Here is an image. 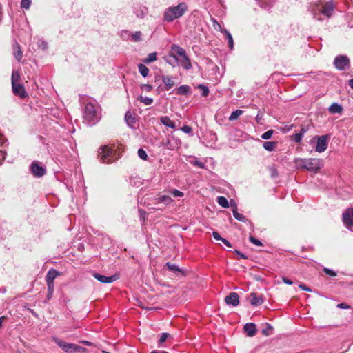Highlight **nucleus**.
I'll use <instances>...</instances> for the list:
<instances>
[{
  "instance_id": "1",
  "label": "nucleus",
  "mask_w": 353,
  "mask_h": 353,
  "mask_svg": "<svg viewBox=\"0 0 353 353\" xmlns=\"http://www.w3.org/2000/svg\"><path fill=\"white\" fill-rule=\"evenodd\" d=\"M98 108L96 101H89L85 103L83 114L84 123L92 126L100 120L101 117Z\"/></svg>"
},
{
  "instance_id": "2",
  "label": "nucleus",
  "mask_w": 353,
  "mask_h": 353,
  "mask_svg": "<svg viewBox=\"0 0 353 353\" xmlns=\"http://www.w3.org/2000/svg\"><path fill=\"white\" fill-rule=\"evenodd\" d=\"M188 10V6L185 3L181 2L176 6H170L163 12V21L171 23L175 19L181 18Z\"/></svg>"
},
{
  "instance_id": "3",
  "label": "nucleus",
  "mask_w": 353,
  "mask_h": 353,
  "mask_svg": "<svg viewBox=\"0 0 353 353\" xmlns=\"http://www.w3.org/2000/svg\"><path fill=\"white\" fill-rule=\"evenodd\" d=\"M170 50L172 53L179 58V65L185 70H188L192 68V63L187 53L182 47L176 44H172L170 46Z\"/></svg>"
},
{
  "instance_id": "4",
  "label": "nucleus",
  "mask_w": 353,
  "mask_h": 353,
  "mask_svg": "<svg viewBox=\"0 0 353 353\" xmlns=\"http://www.w3.org/2000/svg\"><path fill=\"white\" fill-rule=\"evenodd\" d=\"M112 150L107 145H103L99 148V157L103 163L112 162Z\"/></svg>"
},
{
  "instance_id": "5",
  "label": "nucleus",
  "mask_w": 353,
  "mask_h": 353,
  "mask_svg": "<svg viewBox=\"0 0 353 353\" xmlns=\"http://www.w3.org/2000/svg\"><path fill=\"white\" fill-rule=\"evenodd\" d=\"M305 170L314 172H316L323 165V161L317 158L305 159Z\"/></svg>"
},
{
  "instance_id": "6",
  "label": "nucleus",
  "mask_w": 353,
  "mask_h": 353,
  "mask_svg": "<svg viewBox=\"0 0 353 353\" xmlns=\"http://www.w3.org/2000/svg\"><path fill=\"white\" fill-rule=\"evenodd\" d=\"M54 341L55 343L66 353H74L77 352V349H79V345L74 343H66L57 338H54Z\"/></svg>"
},
{
  "instance_id": "7",
  "label": "nucleus",
  "mask_w": 353,
  "mask_h": 353,
  "mask_svg": "<svg viewBox=\"0 0 353 353\" xmlns=\"http://www.w3.org/2000/svg\"><path fill=\"white\" fill-rule=\"evenodd\" d=\"M30 170L35 177L40 178L46 174V169L38 161H34L30 165Z\"/></svg>"
},
{
  "instance_id": "8",
  "label": "nucleus",
  "mask_w": 353,
  "mask_h": 353,
  "mask_svg": "<svg viewBox=\"0 0 353 353\" xmlns=\"http://www.w3.org/2000/svg\"><path fill=\"white\" fill-rule=\"evenodd\" d=\"M343 223L350 230L353 231V208H347L342 214Z\"/></svg>"
},
{
  "instance_id": "9",
  "label": "nucleus",
  "mask_w": 353,
  "mask_h": 353,
  "mask_svg": "<svg viewBox=\"0 0 353 353\" xmlns=\"http://www.w3.org/2000/svg\"><path fill=\"white\" fill-rule=\"evenodd\" d=\"M335 68L339 70H343L350 65V59L345 55L336 56L334 61Z\"/></svg>"
},
{
  "instance_id": "10",
  "label": "nucleus",
  "mask_w": 353,
  "mask_h": 353,
  "mask_svg": "<svg viewBox=\"0 0 353 353\" xmlns=\"http://www.w3.org/2000/svg\"><path fill=\"white\" fill-rule=\"evenodd\" d=\"M334 10V4L332 1H327L325 3V5L323 6L321 9L319 10V14H322L323 15L330 17L332 14ZM314 17L317 19L318 20H320V18L318 17V14L316 12H314Z\"/></svg>"
},
{
  "instance_id": "11",
  "label": "nucleus",
  "mask_w": 353,
  "mask_h": 353,
  "mask_svg": "<svg viewBox=\"0 0 353 353\" xmlns=\"http://www.w3.org/2000/svg\"><path fill=\"white\" fill-rule=\"evenodd\" d=\"M315 139H317L315 150L320 153L324 152L327 147V136L316 137Z\"/></svg>"
},
{
  "instance_id": "12",
  "label": "nucleus",
  "mask_w": 353,
  "mask_h": 353,
  "mask_svg": "<svg viewBox=\"0 0 353 353\" xmlns=\"http://www.w3.org/2000/svg\"><path fill=\"white\" fill-rule=\"evenodd\" d=\"M12 91L14 95L19 96L21 99H24L27 97V92L24 86L21 83H16L12 85Z\"/></svg>"
},
{
  "instance_id": "13",
  "label": "nucleus",
  "mask_w": 353,
  "mask_h": 353,
  "mask_svg": "<svg viewBox=\"0 0 353 353\" xmlns=\"http://www.w3.org/2000/svg\"><path fill=\"white\" fill-rule=\"evenodd\" d=\"M239 296L236 292H231L225 298V302L227 305L237 306L239 303Z\"/></svg>"
},
{
  "instance_id": "14",
  "label": "nucleus",
  "mask_w": 353,
  "mask_h": 353,
  "mask_svg": "<svg viewBox=\"0 0 353 353\" xmlns=\"http://www.w3.org/2000/svg\"><path fill=\"white\" fill-rule=\"evenodd\" d=\"M133 12L140 19H143L148 12V9L145 6L137 5L134 7Z\"/></svg>"
},
{
  "instance_id": "15",
  "label": "nucleus",
  "mask_w": 353,
  "mask_h": 353,
  "mask_svg": "<svg viewBox=\"0 0 353 353\" xmlns=\"http://www.w3.org/2000/svg\"><path fill=\"white\" fill-rule=\"evenodd\" d=\"M163 59L168 64L172 65V67L179 65V58L176 57L171 50L168 55L163 57Z\"/></svg>"
},
{
  "instance_id": "16",
  "label": "nucleus",
  "mask_w": 353,
  "mask_h": 353,
  "mask_svg": "<svg viewBox=\"0 0 353 353\" xmlns=\"http://www.w3.org/2000/svg\"><path fill=\"white\" fill-rule=\"evenodd\" d=\"M93 276L99 281L103 283H110L117 280V276L115 275L111 276H106L104 275H101L98 273H94Z\"/></svg>"
},
{
  "instance_id": "17",
  "label": "nucleus",
  "mask_w": 353,
  "mask_h": 353,
  "mask_svg": "<svg viewBox=\"0 0 353 353\" xmlns=\"http://www.w3.org/2000/svg\"><path fill=\"white\" fill-rule=\"evenodd\" d=\"M59 274V272L54 269L50 270L46 276L47 284L54 285V280Z\"/></svg>"
},
{
  "instance_id": "18",
  "label": "nucleus",
  "mask_w": 353,
  "mask_h": 353,
  "mask_svg": "<svg viewBox=\"0 0 353 353\" xmlns=\"http://www.w3.org/2000/svg\"><path fill=\"white\" fill-rule=\"evenodd\" d=\"M243 329L248 336H254L256 334V325L253 323H245L244 325Z\"/></svg>"
},
{
  "instance_id": "19",
  "label": "nucleus",
  "mask_w": 353,
  "mask_h": 353,
  "mask_svg": "<svg viewBox=\"0 0 353 353\" xmlns=\"http://www.w3.org/2000/svg\"><path fill=\"white\" fill-rule=\"evenodd\" d=\"M251 300L250 303L253 306H259L263 303V299L262 296H259L255 292H252L250 294Z\"/></svg>"
},
{
  "instance_id": "20",
  "label": "nucleus",
  "mask_w": 353,
  "mask_h": 353,
  "mask_svg": "<svg viewBox=\"0 0 353 353\" xmlns=\"http://www.w3.org/2000/svg\"><path fill=\"white\" fill-rule=\"evenodd\" d=\"M259 6L265 10H270L276 2V0H256Z\"/></svg>"
},
{
  "instance_id": "21",
  "label": "nucleus",
  "mask_w": 353,
  "mask_h": 353,
  "mask_svg": "<svg viewBox=\"0 0 353 353\" xmlns=\"http://www.w3.org/2000/svg\"><path fill=\"white\" fill-rule=\"evenodd\" d=\"M232 203H232L231 206L234 208L232 210L234 217L239 221L245 222L247 220L246 217L243 214H240L239 212H238L236 203L234 201H232Z\"/></svg>"
},
{
  "instance_id": "22",
  "label": "nucleus",
  "mask_w": 353,
  "mask_h": 353,
  "mask_svg": "<svg viewBox=\"0 0 353 353\" xmlns=\"http://www.w3.org/2000/svg\"><path fill=\"white\" fill-rule=\"evenodd\" d=\"M160 121L161 123L168 128H170L172 129L176 128V125L174 121H172L168 116H162L160 117Z\"/></svg>"
},
{
  "instance_id": "23",
  "label": "nucleus",
  "mask_w": 353,
  "mask_h": 353,
  "mask_svg": "<svg viewBox=\"0 0 353 353\" xmlns=\"http://www.w3.org/2000/svg\"><path fill=\"white\" fill-rule=\"evenodd\" d=\"M343 110L341 105L338 103H332L328 108V111L331 114H341Z\"/></svg>"
},
{
  "instance_id": "24",
  "label": "nucleus",
  "mask_w": 353,
  "mask_h": 353,
  "mask_svg": "<svg viewBox=\"0 0 353 353\" xmlns=\"http://www.w3.org/2000/svg\"><path fill=\"white\" fill-rule=\"evenodd\" d=\"M221 32L225 34L229 48L230 50H232L234 48V41L232 34L226 29H221Z\"/></svg>"
},
{
  "instance_id": "25",
  "label": "nucleus",
  "mask_w": 353,
  "mask_h": 353,
  "mask_svg": "<svg viewBox=\"0 0 353 353\" xmlns=\"http://www.w3.org/2000/svg\"><path fill=\"white\" fill-rule=\"evenodd\" d=\"M155 200H156V203H164L166 205L170 204L173 201L172 199L170 196H168V195L160 196L159 197H157L155 199Z\"/></svg>"
},
{
  "instance_id": "26",
  "label": "nucleus",
  "mask_w": 353,
  "mask_h": 353,
  "mask_svg": "<svg viewBox=\"0 0 353 353\" xmlns=\"http://www.w3.org/2000/svg\"><path fill=\"white\" fill-rule=\"evenodd\" d=\"M162 81L165 85L166 90H169L174 85V82L171 77L163 76Z\"/></svg>"
},
{
  "instance_id": "27",
  "label": "nucleus",
  "mask_w": 353,
  "mask_h": 353,
  "mask_svg": "<svg viewBox=\"0 0 353 353\" xmlns=\"http://www.w3.org/2000/svg\"><path fill=\"white\" fill-rule=\"evenodd\" d=\"M177 94L188 95L190 94V87L187 85H182L177 88Z\"/></svg>"
},
{
  "instance_id": "28",
  "label": "nucleus",
  "mask_w": 353,
  "mask_h": 353,
  "mask_svg": "<svg viewBox=\"0 0 353 353\" xmlns=\"http://www.w3.org/2000/svg\"><path fill=\"white\" fill-rule=\"evenodd\" d=\"M125 120L128 125L131 128H132L133 125L135 123V118L130 111H128L125 113Z\"/></svg>"
},
{
  "instance_id": "29",
  "label": "nucleus",
  "mask_w": 353,
  "mask_h": 353,
  "mask_svg": "<svg viewBox=\"0 0 353 353\" xmlns=\"http://www.w3.org/2000/svg\"><path fill=\"white\" fill-rule=\"evenodd\" d=\"M14 56L18 61H20L22 58V51L20 46L17 43L14 46Z\"/></svg>"
},
{
  "instance_id": "30",
  "label": "nucleus",
  "mask_w": 353,
  "mask_h": 353,
  "mask_svg": "<svg viewBox=\"0 0 353 353\" xmlns=\"http://www.w3.org/2000/svg\"><path fill=\"white\" fill-rule=\"evenodd\" d=\"M165 267L168 268L170 271L174 272L175 273H182V270L176 264L170 263L168 262L165 263Z\"/></svg>"
},
{
  "instance_id": "31",
  "label": "nucleus",
  "mask_w": 353,
  "mask_h": 353,
  "mask_svg": "<svg viewBox=\"0 0 353 353\" xmlns=\"http://www.w3.org/2000/svg\"><path fill=\"white\" fill-rule=\"evenodd\" d=\"M294 162L296 168L305 170V159L296 158L294 159Z\"/></svg>"
},
{
  "instance_id": "32",
  "label": "nucleus",
  "mask_w": 353,
  "mask_h": 353,
  "mask_svg": "<svg viewBox=\"0 0 353 353\" xmlns=\"http://www.w3.org/2000/svg\"><path fill=\"white\" fill-rule=\"evenodd\" d=\"M277 143L275 141H265L263 143V146L264 149L268 151H273L276 147Z\"/></svg>"
},
{
  "instance_id": "33",
  "label": "nucleus",
  "mask_w": 353,
  "mask_h": 353,
  "mask_svg": "<svg viewBox=\"0 0 353 353\" xmlns=\"http://www.w3.org/2000/svg\"><path fill=\"white\" fill-rule=\"evenodd\" d=\"M157 59V52H152L150 53L146 58H145L143 60V62L145 64H149Z\"/></svg>"
},
{
  "instance_id": "34",
  "label": "nucleus",
  "mask_w": 353,
  "mask_h": 353,
  "mask_svg": "<svg viewBox=\"0 0 353 353\" xmlns=\"http://www.w3.org/2000/svg\"><path fill=\"white\" fill-rule=\"evenodd\" d=\"M21 79L20 72L18 70H14L12 73L11 82L12 85L18 83Z\"/></svg>"
},
{
  "instance_id": "35",
  "label": "nucleus",
  "mask_w": 353,
  "mask_h": 353,
  "mask_svg": "<svg viewBox=\"0 0 353 353\" xmlns=\"http://www.w3.org/2000/svg\"><path fill=\"white\" fill-rule=\"evenodd\" d=\"M138 69L139 73L143 77H146L149 74V69L145 65V64L139 63L138 65Z\"/></svg>"
},
{
  "instance_id": "36",
  "label": "nucleus",
  "mask_w": 353,
  "mask_h": 353,
  "mask_svg": "<svg viewBox=\"0 0 353 353\" xmlns=\"http://www.w3.org/2000/svg\"><path fill=\"white\" fill-rule=\"evenodd\" d=\"M217 203L223 208H227L229 207L227 199L223 196L217 197Z\"/></svg>"
},
{
  "instance_id": "37",
  "label": "nucleus",
  "mask_w": 353,
  "mask_h": 353,
  "mask_svg": "<svg viewBox=\"0 0 353 353\" xmlns=\"http://www.w3.org/2000/svg\"><path fill=\"white\" fill-rule=\"evenodd\" d=\"M243 113V110L237 109L233 111L229 117L230 121H234Z\"/></svg>"
},
{
  "instance_id": "38",
  "label": "nucleus",
  "mask_w": 353,
  "mask_h": 353,
  "mask_svg": "<svg viewBox=\"0 0 353 353\" xmlns=\"http://www.w3.org/2000/svg\"><path fill=\"white\" fill-rule=\"evenodd\" d=\"M4 139L2 135L0 134V145H3L4 143ZM6 158V152L1 150H0V164L4 161Z\"/></svg>"
},
{
  "instance_id": "39",
  "label": "nucleus",
  "mask_w": 353,
  "mask_h": 353,
  "mask_svg": "<svg viewBox=\"0 0 353 353\" xmlns=\"http://www.w3.org/2000/svg\"><path fill=\"white\" fill-rule=\"evenodd\" d=\"M198 88L201 90V95L203 97L208 96L210 91H209L208 88L206 85H205L203 84H199L198 85Z\"/></svg>"
},
{
  "instance_id": "40",
  "label": "nucleus",
  "mask_w": 353,
  "mask_h": 353,
  "mask_svg": "<svg viewBox=\"0 0 353 353\" xmlns=\"http://www.w3.org/2000/svg\"><path fill=\"white\" fill-rule=\"evenodd\" d=\"M139 101L146 105H149L153 103V99L148 97H140Z\"/></svg>"
},
{
  "instance_id": "41",
  "label": "nucleus",
  "mask_w": 353,
  "mask_h": 353,
  "mask_svg": "<svg viewBox=\"0 0 353 353\" xmlns=\"http://www.w3.org/2000/svg\"><path fill=\"white\" fill-rule=\"evenodd\" d=\"M274 134V130H269L266 132H265L262 135H261V138L264 140H268L271 138V137L272 136V134Z\"/></svg>"
},
{
  "instance_id": "42",
  "label": "nucleus",
  "mask_w": 353,
  "mask_h": 353,
  "mask_svg": "<svg viewBox=\"0 0 353 353\" xmlns=\"http://www.w3.org/2000/svg\"><path fill=\"white\" fill-rule=\"evenodd\" d=\"M48 286V293H47V299L50 300L53 295L54 292V285L47 284Z\"/></svg>"
},
{
  "instance_id": "43",
  "label": "nucleus",
  "mask_w": 353,
  "mask_h": 353,
  "mask_svg": "<svg viewBox=\"0 0 353 353\" xmlns=\"http://www.w3.org/2000/svg\"><path fill=\"white\" fill-rule=\"evenodd\" d=\"M37 45L41 50H45L48 48V43L43 39H39L37 42Z\"/></svg>"
},
{
  "instance_id": "44",
  "label": "nucleus",
  "mask_w": 353,
  "mask_h": 353,
  "mask_svg": "<svg viewBox=\"0 0 353 353\" xmlns=\"http://www.w3.org/2000/svg\"><path fill=\"white\" fill-rule=\"evenodd\" d=\"M31 2V0H21V7L23 9L28 10L30 7Z\"/></svg>"
},
{
  "instance_id": "45",
  "label": "nucleus",
  "mask_w": 353,
  "mask_h": 353,
  "mask_svg": "<svg viewBox=\"0 0 353 353\" xmlns=\"http://www.w3.org/2000/svg\"><path fill=\"white\" fill-rule=\"evenodd\" d=\"M181 130L183 131L184 133L190 134L191 136L193 135L192 128L189 125H183L181 128Z\"/></svg>"
},
{
  "instance_id": "46",
  "label": "nucleus",
  "mask_w": 353,
  "mask_h": 353,
  "mask_svg": "<svg viewBox=\"0 0 353 353\" xmlns=\"http://www.w3.org/2000/svg\"><path fill=\"white\" fill-rule=\"evenodd\" d=\"M168 336H170V334L165 332L162 333L158 341L159 346H160L163 343H164L167 340Z\"/></svg>"
},
{
  "instance_id": "47",
  "label": "nucleus",
  "mask_w": 353,
  "mask_h": 353,
  "mask_svg": "<svg viewBox=\"0 0 353 353\" xmlns=\"http://www.w3.org/2000/svg\"><path fill=\"white\" fill-rule=\"evenodd\" d=\"M138 156L139 157L140 159L143 160H147L148 159V154L146 152L141 148L139 149L138 150Z\"/></svg>"
},
{
  "instance_id": "48",
  "label": "nucleus",
  "mask_w": 353,
  "mask_h": 353,
  "mask_svg": "<svg viewBox=\"0 0 353 353\" xmlns=\"http://www.w3.org/2000/svg\"><path fill=\"white\" fill-rule=\"evenodd\" d=\"M141 32L140 31H136L132 35V39L134 41H139L141 40Z\"/></svg>"
},
{
  "instance_id": "49",
  "label": "nucleus",
  "mask_w": 353,
  "mask_h": 353,
  "mask_svg": "<svg viewBox=\"0 0 353 353\" xmlns=\"http://www.w3.org/2000/svg\"><path fill=\"white\" fill-rule=\"evenodd\" d=\"M249 240L252 243H253L254 245H255L256 246H262L263 245V243L259 239H256L255 237H254L252 236H250Z\"/></svg>"
},
{
  "instance_id": "50",
  "label": "nucleus",
  "mask_w": 353,
  "mask_h": 353,
  "mask_svg": "<svg viewBox=\"0 0 353 353\" xmlns=\"http://www.w3.org/2000/svg\"><path fill=\"white\" fill-rule=\"evenodd\" d=\"M192 164L194 166L199 168H202V169L205 168V165L204 163H203L201 161L197 160V159L193 161L192 162Z\"/></svg>"
},
{
  "instance_id": "51",
  "label": "nucleus",
  "mask_w": 353,
  "mask_h": 353,
  "mask_svg": "<svg viewBox=\"0 0 353 353\" xmlns=\"http://www.w3.org/2000/svg\"><path fill=\"white\" fill-rule=\"evenodd\" d=\"M303 139V133H296L293 135V141L296 143H300Z\"/></svg>"
},
{
  "instance_id": "52",
  "label": "nucleus",
  "mask_w": 353,
  "mask_h": 353,
  "mask_svg": "<svg viewBox=\"0 0 353 353\" xmlns=\"http://www.w3.org/2000/svg\"><path fill=\"white\" fill-rule=\"evenodd\" d=\"M323 272H324L326 274H327V275H329V276H336V273L334 270H331V269H329V268H324L323 269Z\"/></svg>"
},
{
  "instance_id": "53",
  "label": "nucleus",
  "mask_w": 353,
  "mask_h": 353,
  "mask_svg": "<svg viewBox=\"0 0 353 353\" xmlns=\"http://www.w3.org/2000/svg\"><path fill=\"white\" fill-rule=\"evenodd\" d=\"M171 194L175 197H181L184 195L183 192L176 189L172 190Z\"/></svg>"
},
{
  "instance_id": "54",
  "label": "nucleus",
  "mask_w": 353,
  "mask_h": 353,
  "mask_svg": "<svg viewBox=\"0 0 353 353\" xmlns=\"http://www.w3.org/2000/svg\"><path fill=\"white\" fill-rule=\"evenodd\" d=\"M141 89L143 91L150 92L152 89V86L150 84H142L141 85Z\"/></svg>"
},
{
  "instance_id": "55",
  "label": "nucleus",
  "mask_w": 353,
  "mask_h": 353,
  "mask_svg": "<svg viewBox=\"0 0 353 353\" xmlns=\"http://www.w3.org/2000/svg\"><path fill=\"white\" fill-rule=\"evenodd\" d=\"M139 215H140L141 219H142L143 221H145V218H146V212H145V211H144L142 209H139Z\"/></svg>"
},
{
  "instance_id": "56",
  "label": "nucleus",
  "mask_w": 353,
  "mask_h": 353,
  "mask_svg": "<svg viewBox=\"0 0 353 353\" xmlns=\"http://www.w3.org/2000/svg\"><path fill=\"white\" fill-rule=\"evenodd\" d=\"M212 21L214 23V28L215 30H219L221 32V29H223L221 27V25L215 20V19H212Z\"/></svg>"
},
{
  "instance_id": "57",
  "label": "nucleus",
  "mask_w": 353,
  "mask_h": 353,
  "mask_svg": "<svg viewBox=\"0 0 353 353\" xmlns=\"http://www.w3.org/2000/svg\"><path fill=\"white\" fill-rule=\"evenodd\" d=\"M234 253H236L237 255H239L240 256V258H241V259H248V256L245 254H244L243 253L241 252L239 250H235Z\"/></svg>"
},
{
  "instance_id": "58",
  "label": "nucleus",
  "mask_w": 353,
  "mask_h": 353,
  "mask_svg": "<svg viewBox=\"0 0 353 353\" xmlns=\"http://www.w3.org/2000/svg\"><path fill=\"white\" fill-rule=\"evenodd\" d=\"M212 236L216 240L221 241V239H223V237H221V235L217 232H212Z\"/></svg>"
},
{
  "instance_id": "59",
  "label": "nucleus",
  "mask_w": 353,
  "mask_h": 353,
  "mask_svg": "<svg viewBox=\"0 0 353 353\" xmlns=\"http://www.w3.org/2000/svg\"><path fill=\"white\" fill-rule=\"evenodd\" d=\"M272 327L270 325L268 324L267 329L266 330H263V334L264 335H265V336L270 335V333L268 332V330H272Z\"/></svg>"
},
{
  "instance_id": "60",
  "label": "nucleus",
  "mask_w": 353,
  "mask_h": 353,
  "mask_svg": "<svg viewBox=\"0 0 353 353\" xmlns=\"http://www.w3.org/2000/svg\"><path fill=\"white\" fill-rule=\"evenodd\" d=\"M282 281L284 283L287 284V285H292L293 284V282L292 281L290 280L289 279H288L287 277H282Z\"/></svg>"
},
{
  "instance_id": "61",
  "label": "nucleus",
  "mask_w": 353,
  "mask_h": 353,
  "mask_svg": "<svg viewBox=\"0 0 353 353\" xmlns=\"http://www.w3.org/2000/svg\"><path fill=\"white\" fill-rule=\"evenodd\" d=\"M299 287L302 290H304V291H307V292H311V291H312V290H311L309 287H307V286H306V285H303V284H300V285H299Z\"/></svg>"
},
{
  "instance_id": "62",
  "label": "nucleus",
  "mask_w": 353,
  "mask_h": 353,
  "mask_svg": "<svg viewBox=\"0 0 353 353\" xmlns=\"http://www.w3.org/2000/svg\"><path fill=\"white\" fill-rule=\"evenodd\" d=\"M221 241L228 248H231L232 247V244L225 238H223L221 239Z\"/></svg>"
},
{
  "instance_id": "63",
  "label": "nucleus",
  "mask_w": 353,
  "mask_h": 353,
  "mask_svg": "<svg viewBox=\"0 0 353 353\" xmlns=\"http://www.w3.org/2000/svg\"><path fill=\"white\" fill-rule=\"evenodd\" d=\"M271 175L272 177H275L278 175V172L275 168H271Z\"/></svg>"
},
{
  "instance_id": "64",
  "label": "nucleus",
  "mask_w": 353,
  "mask_h": 353,
  "mask_svg": "<svg viewBox=\"0 0 353 353\" xmlns=\"http://www.w3.org/2000/svg\"><path fill=\"white\" fill-rule=\"evenodd\" d=\"M150 353H168L166 351L153 350Z\"/></svg>"
}]
</instances>
